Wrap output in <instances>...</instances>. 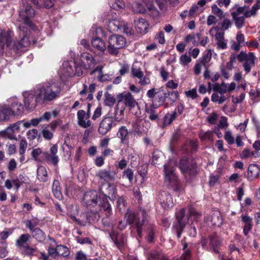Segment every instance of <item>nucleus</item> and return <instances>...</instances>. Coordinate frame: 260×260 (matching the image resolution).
I'll list each match as a JSON object with an SVG mask.
<instances>
[{"mask_svg":"<svg viewBox=\"0 0 260 260\" xmlns=\"http://www.w3.org/2000/svg\"><path fill=\"white\" fill-rule=\"evenodd\" d=\"M82 201L90 211L81 215L71 214L68 220L76 225L87 226L91 221H98L100 217L98 211H103L107 217L111 214L112 208L104 194L96 190H89L85 193Z\"/></svg>","mask_w":260,"mask_h":260,"instance_id":"obj_1","label":"nucleus"},{"mask_svg":"<svg viewBox=\"0 0 260 260\" xmlns=\"http://www.w3.org/2000/svg\"><path fill=\"white\" fill-rule=\"evenodd\" d=\"M61 87L57 82H46L37 85L34 90L24 94L25 108L32 109L37 103L44 104L53 101L60 96Z\"/></svg>","mask_w":260,"mask_h":260,"instance_id":"obj_2","label":"nucleus"},{"mask_svg":"<svg viewBox=\"0 0 260 260\" xmlns=\"http://www.w3.org/2000/svg\"><path fill=\"white\" fill-rule=\"evenodd\" d=\"M54 0H22L19 7V13L20 19L23 22L21 25L31 27V18L35 16L34 9L29 4L31 2L38 8H50L54 5Z\"/></svg>","mask_w":260,"mask_h":260,"instance_id":"obj_3","label":"nucleus"},{"mask_svg":"<svg viewBox=\"0 0 260 260\" xmlns=\"http://www.w3.org/2000/svg\"><path fill=\"white\" fill-rule=\"evenodd\" d=\"M28 26H25L23 25H20L19 26V34L22 36V38L18 42L13 41L12 39L11 31H5L0 30V43L5 42V45L7 47L14 51H17L23 47H26L30 44L27 34Z\"/></svg>","mask_w":260,"mask_h":260,"instance_id":"obj_4","label":"nucleus"},{"mask_svg":"<svg viewBox=\"0 0 260 260\" xmlns=\"http://www.w3.org/2000/svg\"><path fill=\"white\" fill-rule=\"evenodd\" d=\"M200 216L201 214L192 207L188 209L182 208L176 213V219L179 228L191 225L192 222V218H198Z\"/></svg>","mask_w":260,"mask_h":260,"instance_id":"obj_5","label":"nucleus"},{"mask_svg":"<svg viewBox=\"0 0 260 260\" xmlns=\"http://www.w3.org/2000/svg\"><path fill=\"white\" fill-rule=\"evenodd\" d=\"M137 218L136 214L131 211L128 210L125 213L124 221L126 222L125 226L132 225L140 228L147 225L148 222L147 212L144 209H140Z\"/></svg>","mask_w":260,"mask_h":260,"instance_id":"obj_6","label":"nucleus"},{"mask_svg":"<svg viewBox=\"0 0 260 260\" xmlns=\"http://www.w3.org/2000/svg\"><path fill=\"white\" fill-rule=\"evenodd\" d=\"M125 45L126 40L123 37L113 35L109 38L108 51L111 55H117L119 52V50L124 48Z\"/></svg>","mask_w":260,"mask_h":260,"instance_id":"obj_7","label":"nucleus"},{"mask_svg":"<svg viewBox=\"0 0 260 260\" xmlns=\"http://www.w3.org/2000/svg\"><path fill=\"white\" fill-rule=\"evenodd\" d=\"M60 74L66 77H72L75 75L80 76L82 75L81 66L77 65L75 61H65L60 70Z\"/></svg>","mask_w":260,"mask_h":260,"instance_id":"obj_8","label":"nucleus"},{"mask_svg":"<svg viewBox=\"0 0 260 260\" xmlns=\"http://www.w3.org/2000/svg\"><path fill=\"white\" fill-rule=\"evenodd\" d=\"M165 181L171 184H174L176 187L174 189L176 191H179L178 186L177 178L174 173L175 164L174 161L170 160L167 164L164 166Z\"/></svg>","mask_w":260,"mask_h":260,"instance_id":"obj_9","label":"nucleus"},{"mask_svg":"<svg viewBox=\"0 0 260 260\" xmlns=\"http://www.w3.org/2000/svg\"><path fill=\"white\" fill-rule=\"evenodd\" d=\"M201 243L204 248L217 253L218 252V249L221 245V239L216 234H213L208 238H203Z\"/></svg>","mask_w":260,"mask_h":260,"instance_id":"obj_10","label":"nucleus"},{"mask_svg":"<svg viewBox=\"0 0 260 260\" xmlns=\"http://www.w3.org/2000/svg\"><path fill=\"white\" fill-rule=\"evenodd\" d=\"M237 59L240 62L245 61L243 67L246 74L250 71L251 68L255 64V57L252 52L246 53L245 52L241 51L237 55Z\"/></svg>","mask_w":260,"mask_h":260,"instance_id":"obj_11","label":"nucleus"},{"mask_svg":"<svg viewBox=\"0 0 260 260\" xmlns=\"http://www.w3.org/2000/svg\"><path fill=\"white\" fill-rule=\"evenodd\" d=\"M131 75L133 78H136L139 79V83L141 85L144 86L150 83L149 78L144 76L141 68L138 66L137 63H134L132 65L131 70Z\"/></svg>","mask_w":260,"mask_h":260,"instance_id":"obj_12","label":"nucleus"},{"mask_svg":"<svg viewBox=\"0 0 260 260\" xmlns=\"http://www.w3.org/2000/svg\"><path fill=\"white\" fill-rule=\"evenodd\" d=\"M118 101L117 104H121L122 107H124V109L126 106L129 107L130 110L135 107H137L138 108V104L134 97L132 94L129 93H122L118 96Z\"/></svg>","mask_w":260,"mask_h":260,"instance_id":"obj_13","label":"nucleus"},{"mask_svg":"<svg viewBox=\"0 0 260 260\" xmlns=\"http://www.w3.org/2000/svg\"><path fill=\"white\" fill-rule=\"evenodd\" d=\"M108 27L110 31H117L121 29L123 22L120 21L118 15L113 12H110L107 15Z\"/></svg>","mask_w":260,"mask_h":260,"instance_id":"obj_14","label":"nucleus"},{"mask_svg":"<svg viewBox=\"0 0 260 260\" xmlns=\"http://www.w3.org/2000/svg\"><path fill=\"white\" fill-rule=\"evenodd\" d=\"M96 176L105 183H109L115 180L117 173L113 170L101 169L96 173Z\"/></svg>","mask_w":260,"mask_h":260,"instance_id":"obj_15","label":"nucleus"},{"mask_svg":"<svg viewBox=\"0 0 260 260\" xmlns=\"http://www.w3.org/2000/svg\"><path fill=\"white\" fill-rule=\"evenodd\" d=\"M109 235L117 247L122 250L126 242L125 237L120 232L116 230H112Z\"/></svg>","mask_w":260,"mask_h":260,"instance_id":"obj_16","label":"nucleus"},{"mask_svg":"<svg viewBox=\"0 0 260 260\" xmlns=\"http://www.w3.org/2000/svg\"><path fill=\"white\" fill-rule=\"evenodd\" d=\"M159 199L161 207L165 209H170L174 206L172 196L165 191H162L159 194Z\"/></svg>","mask_w":260,"mask_h":260,"instance_id":"obj_17","label":"nucleus"},{"mask_svg":"<svg viewBox=\"0 0 260 260\" xmlns=\"http://www.w3.org/2000/svg\"><path fill=\"white\" fill-rule=\"evenodd\" d=\"M113 118L112 117H106L103 119L100 123L99 132L101 135H105L109 132L113 126Z\"/></svg>","mask_w":260,"mask_h":260,"instance_id":"obj_18","label":"nucleus"},{"mask_svg":"<svg viewBox=\"0 0 260 260\" xmlns=\"http://www.w3.org/2000/svg\"><path fill=\"white\" fill-rule=\"evenodd\" d=\"M224 32L220 30L217 28V30L215 35V39L216 40V44L217 48L219 49H225L228 46V40L224 38Z\"/></svg>","mask_w":260,"mask_h":260,"instance_id":"obj_19","label":"nucleus"},{"mask_svg":"<svg viewBox=\"0 0 260 260\" xmlns=\"http://www.w3.org/2000/svg\"><path fill=\"white\" fill-rule=\"evenodd\" d=\"M180 169L185 174H194L196 172V165L194 163L189 164L186 159H182L180 160Z\"/></svg>","mask_w":260,"mask_h":260,"instance_id":"obj_20","label":"nucleus"},{"mask_svg":"<svg viewBox=\"0 0 260 260\" xmlns=\"http://www.w3.org/2000/svg\"><path fill=\"white\" fill-rule=\"evenodd\" d=\"M90 117L86 114L85 111L80 110L77 113L78 124L84 128H87L91 125V122L89 120Z\"/></svg>","mask_w":260,"mask_h":260,"instance_id":"obj_21","label":"nucleus"},{"mask_svg":"<svg viewBox=\"0 0 260 260\" xmlns=\"http://www.w3.org/2000/svg\"><path fill=\"white\" fill-rule=\"evenodd\" d=\"M260 168L256 165L251 164L249 166L247 173V179L252 181L259 177Z\"/></svg>","mask_w":260,"mask_h":260,"instance_id":"obj_22","label":"nucleus"},{"mask_svg":"<svg viewBox=\"0 0 260 260\" xmlns=\"http://www.w3.org/2000/svg\"><path fill=\"white\" fill-rule=\"evenodd\" d=\"M91 44L93 49L101 53H104L106 49L105 42L100 38L96 37L93 38L91 40Z\"/></svg>","mask_w":260,"mask_h":260,"instance_id":"obj_23","label":"nucleus"},{"mask_svg":"<svg viewBox=\"0 0 260 260\" xmlns=\"http://www.w3.org/2000/svg\"><path fill=\"white\" fill-rule=\"evenodd\" d=\"M156 93L155 101L158 102L159 105H162L165 102L166 99L170 95V92L164 89L163 87H161L157 89Z\"/></svg>","mask_w":260,"mask_h":260,"instance_id":"obj_24","label":"nucleus"},{"mask_svg":"<svg viewBox=\"0 0 260 260\" xmlns=\"http://www.w3.org/2000/svg\"><path fill=\"white\" fill-rule=\"evenodd\" d=\"M117 137L120 139L123 144H128L129 142L128 132L126 126H121L117 133Z\"/></svg>","mask_w":260,"mask_h":260,"instance_id":"obj_25","label":"nucleus"},{"mask_svg":"<svg viewBox=\"0 0 260 260\" xmlns=\"http://www.w3.org/2000/svg\"><path fill=\"white\" fill-rule=\"evenodd\" d=\"M135 25L136 29L138 32L146 33L148 24L145 19L141 18H139L138 20H135Z\"/></svg>","mask_w":260,"mask_h":260,"instance_id":"obj_26","label":"nucleus"},{"mask_svg":"<svg viewBox=\"0 0 260 260\" xmlns=\"http://www.w3.org/2000/svg\"><path fill=\"white\" fill-rule=\"evenodd\" d=\"M103 67L98 66L94 70L91 71V74L93 75L96 72L98 73L97 78L100 82H105L111 80V77L108 74H103L102 72Z\"/></svg>","mask_w":260,"mask_h":260,"instance_id":"obj_27","label":"nucleus"},{"mask_svg":"<svg viewBox=\"0 0 260 260\" xmlns=\"http://www.w3.org/2000/svg\"><path fill=\"white\" fill-rule=\"evenodd\" d=\"M12 101H13V102L11 105V108H9L12 111V114H18L22 112L23 111V106L19 102L17 99L14 98L12 99Z\"/></svg>","mask_w":260,"mask_h":260,"instance_id":"obj_28","label":"nucleus"},{"mask_svg":"<svg viewBox=\"0 0 260 260\" xmlns=\"http://www.w3.org/2000/svg\"><path fill=\"white\" fill-rule=\"evenodd\" d=\"M81 60L84 63L86 64L89 67L93 66L96 64L95 59L92 55L88 52H83L81 54Z\"/></svg>","mask_w":260,"mask_h":260,"instance_id":"obj_29","label":"nucleus"},{"mask_svg":"<svg viewBox=\"0 0 260 260\" xmlns=\"http://www.w3.org/2000/svg\"><path fill=\"white\" fill-rule=\"evenodd\" d=\"M124 108L122 107L121 104H117L114 113V117L116 121H120L124 118Z\"/></svg>","mask_w":260,"mask_h":260,"instance_id":"obj_30","label":"nucleus"},{"mask_svg":"<svg viewBox=\"0 0 260 260\" xmlns=\"http://www.w3.org/2000/svg\"><path fill=\"white\" fill-rule=\"evenodd\" d=\"M37 178L41 182H47L48 180V176L47 170L44 166H39L37 169Z\"/></svg>","mask_w":260,"mask_h":260,"instance_id":"obj_31","label":"nucleus"},{"mask_svg":"<svg viewBox=\"0 0 260 260\" xmlns=\"http://www.w3.org/2000/svg\"><path fill=\"white\" fill-rule=\"evenodd\" d=\"M52 192L54 197L58 200L62 198V195L61 192L60 183L57 180H54L52 186Z\"/></svg>","mask_w":260,"mask_h":260,"instance_id":"obj_32","label":"nucleus"},{"mask_svg":"<svg viewBox=\"0 0 260 260\" xmlns=\"http://www.w3.org/2000/svg\"><path fill=\"white\" fill-rule=\"evenodd\" d=\"M12 115V111L5 105L0 106V121L7 120Z\"/></svg>","mask_w":260,"mask_h":260,"instance_id":"obj_33","label":"nucleus"},{"mask_svg":"<svg viewBox=\"0 0 260 260\" xmlns=\"http://www.w3.org/2000/svg\"><path fill=\"white\" fill-rule=\"evenodd\" d=\"M49 247L48 249L49 255L53 257H56L57 256V243L55 240L51 237H49Z\"/></svg>","mask_w":260,"mask_h":260,"instance_id":"obj_34","label":"nucleus"},{"mask_svg":"<svg viewBox=\"0 0 260 260\" xmlns=\"http://www.w3.org/2000/svg\"><path fill=\"white\" fill-rule=\"evenodd\" d=\"M32 237L39 242L43 241L46 238V235L41 229H30Z\"/></svg>","mask_w":260,"mask_h":260,"instance_id":"obj_35","label":"nucleus"},{"mask_svg":"<svg viewBox=\"0 0 260 260\" xmlns=\"http://www.w3.org/2000/svg\"><path fill=\"white\" fill-rule=\"evenodd\" d=\"M231 15L233 19L235 21V25L237 28L240 29L242 28L244 25L245 16L237 15L235 13H232Z\"/></svg>","mask_w":260,"mask_h":260,"instance_id":"obj_36","label":"nucleus"},{"mask_svg":"<svg viewBox=\"0 0 260 260\" xmlns=\"http://www.w3.org/2000/svg\"><path fill=\"white\" fill-rule=\"evenodd\" d=\"M222 220L221 218H219L218 214H214L211 218L210 221H207V225L209 227L221 226Z\"/></svg>","mask_w":260,"mask_h":260,"instance_id":"obj_37","label":"nucleus"},{"mask_svg":"<svg viewBox=\"0 0 260 260\" xmlns=\"http://www.w3.org/2000/svg\"><path fill=\"white\" fill-rule=\"evenodd\" d=\"M30 238L28 234H23L16 241V246L20 248H22L26 246V242Z\"/></svg>","mask_w":260,"mask_h":260,"instance_id":"obj_38","label":"nucleus"},{"mask_svg":"<svg viewBox=\"0 0 260 260\" xmlns=\"http://www.w3.org/2000/svg\"><path fill=\"white\" fill-rule=\"evenodd\" d=\"M57 256L61 255L63 256H67L70 254V251L69 248L64 246L62 245H57Z\"/></svg>","mask_w":260,"mask_h":260,"instance_id":"obj_39","label":"nucleus"},{"mask_svg":"<svg viewBox=\"0 0 260 260\" xmlns=\"http://www.w3.org/2000/svg\"><path fill=\"white\" fill-rule=\"evenodd\" d=\"M259 9H260V5L256 3L252 7L251 10L246 11L244 12V15L245 17L247 18L255 16L256 14V12Z\"/></svg>","mask_w":260,"mask_h":260,"instance_id":"obj_40","label":"nucleus"},{"mask_svg":"<svg viewBox=\"0 0 260 260\" xmlns=\"http://www.w3.org/2000/svg\"><path fill=\"white\" fill-rule=\"evenodd\" d=\"M110 7L114 9H122L124 8V4L121 0H110Z\"/></svg>","mask_w":260,"mask_h":260,"instance_id":"obj_41","label":"nucleus"},{"mask_svg":"<svg viewBox=\"0 0 260 260\" xmlns=\"http://www.w3.org/2000/svg\"><path fill=\"white\" fill-rule=\"evenodd\" d=\"M115 103V98L108 92L105 94L104 104L106 106L109 107L113 106Z\"/></svg>","mask_w":260,"mask_h":260,"instance_id":"obj_42","label":"nucleus"},{"mask_svg":"<svg viewBox=\"0 0 260 260\" xmlns=\"http://www.w3.org/2000/svg\"><path fill=\"white\" fill-rule=\"evenodd\" d=\"M45 157L48 162L51 163L54 166H56L59 161L58 156L56 154L46 153Z\"/></svg>","mask_w":260,"mask_h":260,"instance_id":"obj_43","label":"nucleus"},{"mask_svg":"<svg viewBox=\"0 0 260 260\" xmlns=\"http://www.w3.org/2000/svg\"><path fill=\"white\" fill-rule=\"evenodd\" d=\"M212 57V53L210 50H208L204 53L203 57L201 58L200 62L205 66L206 63L209 62Z\"/></svg>","mask_w":260,"mask_h":260,"instance_id":"obj_44","label":"nucleus"},{"mask_svg":"<svg viewBox=\"0 0 260 260\" xmlns=\"http://www.w3.org/2000/svg\"><path fill=\"white\" fill-rule=\"evenodd\" d=\"M191 61V57L186 53L182 54L179 58V63L183 66L188 65Z\"/></svg>","mask_w":260,"mask_h":260,"instance_id":"obj_45","label":"nucleus"},{"mask_svg":"<svg viewBox=\"0 0 260 260\" xmlns=\"http://www.w3.org/2000/svg\"><path fill=\"white\" fill-rule=\"evenodd\" d=\"M133 11L137 13H144L146 9L140 3H135L133 5Z\"/></svg>","mask_w":260,"mask_h":260,"instance_id":"obj_46","label":"nucleus"},{"mask_svg":"<svg viewBox=\"0 0 260 260\" xmlns=\"http://www.w3.org/2000/svg\"><path fill=\"white\" fill-rule=\"evenodd\" d=\"M212 12L214 14L217 15L220 19L223 18L224 15L223 11L219 8L215 4H214L211 7Z\"/></svg>","mask_w":260,"mask_h":260,"instance_id":"obj_47","label":"nucleus"},{"mask_svg":"<svg viewBox=\"0 0 260 260\" xmlns=\"http://www.w3.org/2000/svg\"><path fill=\"white\" fill-rule=\"evenodd\" d=\"M256 153V152L255 151H251L248 149H244L240 154V157L242 159L247 158L253 156L255 157V154Z\"/></svg>","mask_w":260,"mask_h":260,"instance_id":"obj_48","label":"nucleus"},{"mask_svg":"<svg viewBox=\"0 0 260 260\" xmlns=\"http://www.w3.org/2000/svg\"><path fill=\"white\" fill-rule=\"evenodd\" d=\"M221 26V31H225L228 30L232 25L231 21L228 18H224L223 21L220 24Z\"/></svg>","mask_w":260,"mask_h":260,"instance_id":"obj_49","label":"nucleus"},{"mask_svg":"<svg viewBox=\"0 0 260 260\" xmlns=\"http://www.w3.org/2000/svg\"><path fill=\"white\" fill-rule=\"evenodd\" d=\"M224 138L229 145L233 144L235 142V139L230 131H228L225 132Z\"/></svg>","mask_w":260,"mask_h":260,"instance_id":"obj_50","label":"nucleus"},{"mask_svg":"<svg viewBox=\"0 0 260 260\" xmlns=\"http://www.w3.org/2000/svg\"><path fill=\"white\" fill-rule=\"evenodd\" d=\"M27 147V143L26 141L24 139H21L19 143V154H24Z\"/></svg>","mask_w":260,"mask_h":260,"instance_id":"obj_51","label":"nucleus"},{"mask_svg":"<svg viewBox=\"0 0 260 260\" xmlns=\"http://www.w3.org/2000/svg\"><path fill=\"white\" fill-rule=\"evenodd\" d=\"M6 136L11 140H17L16 134L13 131V129L9 126L5 131Z\"/></svg>","mask_w":260,"mask_h":260,"instance_id":"obj_52","label":"nucleus"},{"mask_svg":"<svg viewBox=\"0 0 260 260\" xmlns=\"http://www.w3.org/2000/svg\"><path fill=\"white\" fill-rule=\"evenodd\" d=\"M38 135V131L37 129H32L29 130L27 133L26 136L27 138L30 140H34Z\"/></svg>","mask_w":260,"mask_h":260,"instance_id":"obj_53","label":"nucleus"},{"mask_svg":"<svg viewBox=\"0 0 260 260\" xmlns=\"http://www.w3.org/2000/svg\"><path fill=\"white\" fill-rule=\"evenodd\" d=\"M197 39L199 40L200 39V35L199 34H191L187 35L184 39V41L186 43H188L190 41L193 40Z\"/></svg>","mask_w":260,"mask_h":260,"instance_id":"obj_54","label":"nucleus"},{"mask_svg":"<svg viewBox=\"0 0 260 260\" xmlns=\"http://www.w3.org/2000/svg\"><path fill=\"white\" fill-rule=\"evenodd\" d=\"M212 133L211 131L206 132H201L200 134V138L203 141L209 140L212 136Z\"/></svg>","mask_w":260,"mask_h":260,"instance_id":"obj_55","label":"nucleus"},{"mask_svg":"<svg viewBox=\"0 0 260 260\" xmlns=\"http://www.w3.org/2000/svg\"><path fill=\"white\" fill-rule=\"evenodd\" d=\"M155 39L159 44H164L166 42L164 32L162 31L158 32V34L156 35Z\"/></svg>","mask_w":260,"mask_h":260,"instance_id":"obj_56","label":"nucleus"},{"mask_svg":"<svg viewBox=\"0 0 260 260\" xmlns=\"http://www.w3.org/2000/svg\"><path fill=\"white\" fill-rule=\"evenodd\" d=\"M129 70V66L126 63H124L121 64V68L119 71V73L121 76H123Z\"/></svg>","mask_w":260,"mask_h":260,"instance_id":"obj_57","label":"nucleus"},{"mask_svg":"<svg viewBox=\"0 0 260 260\" xmlns=\"http://www.w3.org/2000/svg\"><path fill=\"white\" fill-rule=\"evenodd\" d=\"M229 250L231 253L236 252L238 253V256H242V249H239L235 246V245L231 244L229 246Z\"/></svg>","mask_w":260,"mask_h":260,"instance_id":"obj_58","label":"nucleus"},{"mask_svg":"<svg viewBox=\"0 0 260 260\" xmlns=\"http://www.w3.org/2000/svg\"><path fill=\"white\" fill-rule=\"evenodd\" d=\"M42 153V150L40 148L33 149L31 152V156L36 161L38 160L39 156Z\"/></svg>","mask_w":260,"mask_h":260,"instance_id":"obj_59","label":"nucleus"},{"mask_svg":"<svg viewBox=\"0 0 260 260\" xmlns=\"http://www.w3.org/2000/svg\"><path fill=\"white\" fill-rule=\"evenodd\" d=\"M245 93H241L239 97L238 96H235L234 95H233L232 96V102L234 104H238L241 103L244 99H245Z\"/></svg>","mask_w":260,"mask_h":260,"instance_id":"obj_60","label":"nucleus"},{"mask_svg":"<svg viewBox=\"0 0 260 260\" xmlns=\"http://www.w3.org/2000/svg\"><path fill=\"white\" fill-rule=\"evenodd\" d=\"M124 175L128 178L129 182H132L134 178V172L132 169H127L123 172Z\"/></svg>","mask_w":260,"mask_h":260,"instance_id":"obj_61","label":"nucleus"},{"mask_svg":"<svg viewBox=\"0 0 260 260\" xmlns=\"http://www.w3.org/2000/svg\"><path fill=\"white\" fill-rule=\"evenodd\" d=\"M242 221L246 224L245 226L248 225L251 226L252 223V219L246 214H242L241 215ZM246 228V226H245Z\"/></svg>","mask_w":260,"mask_h":260,"instance_id":"obj_62","label":"nucleus"},{"mask_svg":"<svg viewBox=\"0 0 260 260\" xmlns=\"http://www.w3.org/2000/svg\"><path fill=\"white\" fill-rule=\"evenodd\" d=\"M200 49L198 48H190L188 50L189 55L192 56L194 58H196L200 53Z\"/></svg>","mask_w":260,"mask_h":260,"instance_id":"obj_63","label":"nucleus"},{"mask_svg":"<svg viewBox=\"0 0 260 260\" xmlns=\"http://www.w3.org/2000/svg\"><path fill=\"white\" fill-rule=\"evenodd\" d=\"M23 122V121H18L11 125L10 126L13 129V131L15 134L17 133L20 131V127Z\"/></svg>","mask_w":260,"mask_h":260,"instance_id":"obj_64","label":"nucleus"}]
</instances>
